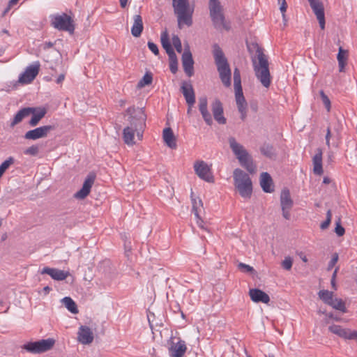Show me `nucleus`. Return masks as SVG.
I'll list each match as a JSON object with an SVG mask.
<instances>
[{
  "label": "nucleus",
  "mask_w": 357,
  "mask_h": 357,
  "mask_svg": "<svg viewBox=\"0 0 357 357\" xmlns=\"http://www.w3.org/2000/svg\"><path fill=\"white\" fill-rule=\"evenodd\" d=\"M126 114L128 116L129 126L125 127L123 130V139L127 145L132 146L135 144V133L139 139H142L146 115L142 108L135 107H128L126 110Z\"/></svg>",
  "instance_id": "nucleus-1"
},
{
  "label": "nucleus",
  "mask_w": 357,
  "mask_h": 357,
  "mask_svg": "<svg viewBox=\"0 0 357 357\" xmlns=\"http://www.w3.org/2000/svg\"><path fill=\"white\" fill-rule=\"evenodd\" d=\"M253 69L256 77L262 86L268 88L271 84V74L266 56L259 47L257 49L256 55L252 59Z\"/></svg>",
  "instance_id": "nucleus-2"
},
{
  "label": "nucleus",
  "mask_w": 357,
  "mask_h": 357,
  "mask_svg": "<svg viewBox=\"0 0 357 357\" xmlns=\"http://www.w3.org/2000/svg\"><path fill=\"white\" fill-rule=\"evenodd\" d=\"M213 48L215 63L217 66V69L220 75V78L223 84L225 86L229 87L231 85V73L227 59L225 56V54L222 49L218 45H213Z\"/></svg>",
  "instance_id": "nucleus-3"
},
{
  "label": "nucleus",
  "mask_w": 357,
  "mask_h": 357,
  "mask_svg": "<svg viewBox=\"0 0 357 357\" xmlns=\"http://www.w3.org/2000/svg\"><path fill=\"white\" fill-rule=\"evenodd\" d=\"M229 146L238 160L241 165L245 168L248 172L253 174L256 171V166L253 163L252 158L243 145L237 142L233 137L229 138Z\"/></svg>",
  "instance_id": "nucleus-4"
},
{
  "label": "nucleus",
  "mask_w": 357,
  "mask_h": 357,
  "mask_svg": "<svg viewBox=\"0 0 357 357\" xmlns=\"http://www.w3.org/2000/svg\"><path fill=\"white\" fill-rule=\"evenodd\" d=\"M209 15L213 26L218 31L230 29V24L227 22L223 7L219 0L208 1Z\"/></svg>",
  "instance_id": "nucleus-5"
},
{
  "label": "nucleus",
  "mask_w": 357,
  "mask_h": 357,
  "mask_svg": "<svg viewBox=\"0 0 357 357\" xmlns=\"http://www.w3.org/2000/svg\"><path fill=\"white\" fill-rule=\"evenodd\" d=\"M234 185L243 198H250L252 192V183L249 175L241 169L233 172Z\"/></svg>",
  "instance_id": "nucleus-6"
},
{
  "label": "nucleus",
  "mask_w": 357,
  "mask_h": 357,
  "mask_svg": "<svg viewBox=\"0 0 357 357\" xmlns=\"http://www.w3.org/2000/svg\"><path fill=\"white\" fill-rule=\"evenodd\" d=\"M234 86L235 89L236 105L238 112L241 113V118L244 121L247 116V102L243 93L241 73L237 68L234 70Z\"/></svg>",
  "instance_id": "nucleus-7"
},
{
  "label": "nucleus",
  "mask_w": 357,
  "mask_h": 357,
  "mask_svg": "<svg viewBox=\"0 0 357 357\" xmlns=\"http://www.w3.org/2000/svg\"><path fill=\"white\" fill-rule=\"evenodd\" d=\"M175 3L178 8V12L180 13L178 27L181 29L183 25L190 26L192 24L194 8L190 7L188 0H178Z\"/></svg>",
  "instance_id": "nucleus-8"
},
{
  "label": "nucleus",
  "mask_w": 357,
  "mask_h": 357,
  "mask_svg": "<svg viewBox=\"0 0 357 357\" xmlns=\"http://www.w3.org/2000/svg\"><path fill=\"white\" fill-rule=\"evenodd\" d=\"M52 26L57 30L68 31L73 33L75 30L72 18L66 13L51 15Z\"/></svg>",
  "instance_id": "nucleus-9"
},
{
  "label": "nucleus",
  "mask_w": 357,
  "mask_h": 357,
  "mask_svg": "<svg viewBox=\"0 0 357 357\" xmlns=\"http://www.w3.org/2000/svg\"><path fill=\"white\" fill-rule=\"evenodd\" d=\"M54 344V340L51 338L30 342L23 345L22 348L31 354H40L50 350Z\"/></svg>",
  "instance_id": "nucleus-10"
},
{
  "label": "nucleus",
  "mask_w": 357,
  "mask_h": 357,
  "mask_svg": "<svg viewBox=\"0 0 357 357\" xmlns=\"http://www.w3.org/2000/svg\"><path fill=\"white\" fill-rule=\"evenodd\" d=\"M194 169L201 179L208 183L214 182V178L211 167L204 161H197L194 164Z\"/></svg>",
  "instance_id": "nucleus-11"
},
{
  "label": "nucleus",
  "mask_w": 357,
  "mask_h": 357,
  "mask_svg": "<svg viewBox=\"0 0 357 357\" xmlns=\"http://www.w3.org/2000/svg\"><path fill=\"white\" fill-rule=\"evenodd\" d=\"M54 129V126L47 125L38 127L35 129L27 131L24 134V139L29 140H37L38 139L45 138L48 133Z\"/></svg>",
  "instance_id": "nucleus-12"
},
{
  "label": "nucleus",
  "mask_w": 357,
  "mask_h": 357,
  "mask_svg": "<svg viewBox=\"0 0 357 357\" xmlns=\"http://www.w3.org/2000/svg\"><path fill=\"white\" fill-rule=\"evenodd\" d=\"M40 63L36 61L26 67V70L19 77V82L22 84H29L38 74Z\"/></svg>",
  "instance_id": "nucleus-13"
},
{
  "label": "nucleus",
  "mask_w": 357,
  "mask_h": 357,
  "mask_svg": "<svg viewBox=\"0 0 357 357\" xmlns=\"http://www.w3.org/2000/svg\"><path fill=\"white\" fill-rule=\"evenodd\" d=\"M182 65L185 74L188 77L192 76L194 73V61L192 53L190 50L189 45L185 46L183 53L182 54Z\"/></svg>",
  "instance_id": "nucleus-14"
},
{
  "label": "nucleus",
  "mask_w": 357,
  "mask_h": 357,
  "mask_svg": "<svg viewBox=\"0 0 357 357\" xmlns=\"http://www.w3.org/2000/svg\"><path fill=\"white\" fill-rule=\"evenodd\" d=\"M328 330L331 333L345 340H353L355 339L357 336L356 331H351L348 328H344L339 325L333 324L329 326Z\"/></svg>",
  "instance_id": "nucleus-15"
},
{
  "label": "nucleus",
  "mask_w": 357,
  "mask_h": 357,
  "mask_svg": "<svg viewBox=\"0 0 357 357\" xmlns=\"http://www.w3.org/2000/svg\"><path fill=\"white\" fill-rule=\"evenodd\" d=\"M198 107L199 111L205 121V123L208 126H211L213 124V119L212 116L208 109V99L206 96H204L199 98L198 100Z\"/></svg>",
  "instance_id": "nucleus-16"
},
{
  "label": "nucleus",
  "mask_w": 357,
  "mask_h": 357,
  "mask_svg": "<svg viewBox=\"0 0 357 357\" xmlns=\"http://www.w3.org/2000/svg\"><path fill=\"white\" fill-rule=\"evenodd\" d=\"M181 91L188 106H193L195 102V94L191 83L190 82H183L181 87Z\"/></svg>",
  "instance_id": "nucleus-17"
},
{
  "label": "nucleus",
  "mask_w": 357,
  "mask_h": 357,
  "mask_svg": "<svg viewBox=\"0 0 357 357\" xmlns=\"http://www.w3.org/2000/svg\"><path fill=\"white\" fill-rule=\"evenodd\" d=\"M93 333L86 326H81L77 333V340L82 344H89L93 341Z\"/></svg>",
  "instance_id": "nucleus-18"
},
{
  "label": "nucleus",
  "mask_w": 357,
  "mask_h": 357,
  "mask_svg": "<svg viewBox=\"0 0 357 357\" xmlns=\"http://www.w3.org/2000/svg\"><path fill=\"white\" fill-rule=\"evenodd\" d=\"M41 274H47L49 275L53 280L57 281L64 280L69 275L68 271H65L62 270H59L54 268L50 267H44L41 271Z\"/></svg>",
  "instance_id": "nucleus-19"
},
{
  "label": "nucleus",
  "mask_w": 357,
  "mask_h": 357,
  "mask_svg": "<svg viewBox=\"0 0 357 357\" xmlns=\"http://www.w3.org/2000/svg\"><path fill=\"white\" fill-rule=\"evenodd\" d=\"M186 349L185 341L179 340L177 342H172L169 347V354L172 357H183Z\"/></svg>",
  "instance_id": "nucleus-20"
},
{
  "label": "nucleus",
  "mask_w": 357,
  "mask_h": 357,
  "mask_svg": "<svg viewBox=\"0 0 357 357\" xmlns=\"http://www.w3.org/2000/svg\"><path fill=\"white\" fill-rule=\"evenodd\" d=\"M94 179V176L89 175L84 180L82 188L75 194V197L79 199H84L89 194Z\"/></svg>",
  "instance_id": "nucleus-21"
},
{
  "label": "nucleus",
  "mask_w": 357,
  "mask_h": 357,
  "mask_svg": "<svg viewBox=\"0 0 357 357\" xmlns=\"http://www.w3.org/2000/svg\"><path fill=\"white\" fill-rule=\"evenodd\" d=\"M213 114L215 120L219 124L226 123V119L223 116V107L222 102L216 99L211 104Z\"/></svg>",
  "instance_id": "nucleus-22"
},
{
  "label": "nucleus",
  "mask_w": 357,
  "mask_h": 357,
  "mask_svg": "<svg viewBox=\"0 0 357 357\" xmlns=\"http://www.w3.org/2000/svg\"><path fill=\"white\" fill-rule=\"evenodd\" d=\"M34 110H36V107H24L20 109L11 120L10 126L14 128L17 124L22 122L24 119L29 116Z\"/></svg>",
  "instance_id": "nucleus-23"
},
{
  "label": "nucleus",
  "mask_w": 357,
  "mask_h": 357,
  "mask_svg": "<svg viewBox=\"0 0 357 357\" xmlns=\"http://www.w3.org/2000/svg\"><path fill=\"white\" fill-rule=\"evenodd\" d=\"M249 296L251 300L255 303H268L270 301L269 296L259 289H250Z\"/></svg>",
  "instance_id": "nucleus-24"
},
{
  "label": "nucleus",
  "mask_w": 357,
  "mask_h": 357,
  "mask_svg": "<svg viewBox=\"0 0 357 357\" xmlns=\"http://www.w3.org/2000/svg\"><path fill=\"white\" fill-rule=\"evenodd\" d=\"M260 186L263 191L271 193L274 191V185L271 175L267 172H262L260 175Z\"/></svg>",
  "instance_id": "nucleus-25"
},
{
  "label": "nucleus",
  "mask_w": 357,
  "mask_h": 357,
  "mask_svg": "<svg viewBox=\"0 0 357 357\" xmlns=\"http://www.w3.org/2000/svg\"><path fill=\"white\" fill-rule=\"evenodd\" d=\"M133 24L131 27V34L135 37H139L143 31L144 25L142 17L140 15H135L132 17Z\"/></svg>",
  "instance_id": "nucleus-26"
},
{
  "label": "nucleus",
  "mask_w": 357,
  "mask_h": 357,
  "mask_svg": "<svg viewBox=\"0 0 357 357\" xmlns=\"http://www.w3.org/2000/svg\"><path fill=\"white\" fill-rule=\"evenodd\" d=\"M162 137L164 142L169 148H176V138L171 128H166L163 130Z\"/></svg>",
  "instance_id": "nucleus-27"
},
{
  "label": "nucleus",
  "mask_w": 357,
  "mask_h": 357,
  "mask_svg": "<svg viewBox=\"0 0 357 357\" xmlns=\"http://www.w3.org/2000/svg\"><path fill=\"white\" fill-rule=\"evenodd\" d=\"M313 162V171L317 175H321L323 174L322 168V151L321 149H318L316 154L312 158Z\"/></svg>",
  "instance_id": "nucleus-28"
},
{
  "label": "nucleus",
  "mask_w": 357,
  "mask_h": 357,
  "mask_svg": "<svg viewBox=\"0 0 357 357\" xmlns=\"http://www.w3.org/2000/svg\"><path fill=\"white\" fill-rule=\"evenodd\" d=\"M280 204L282 210L291 209L293 206V201L290 197L288 189H283L280 195Z\"/></svg>",
  "instance_id": "nucleus-29"
},
{
  "label": "nucleus",
  "mask_w": 357,
  "mask_h": 357,
  "mask_svg": "<svg viewBox=\"0 0 357 357\" xmlns=\"http://www.w3.org/2000/svg\"><path fill=\"white\" fill-rule=\"evenodd\" d=\"M46 112L47 111L45 108H36V110L31 114L32 116L29 122V126L31 127L36 126L39 121L45 116Z\"/></svg>",
  "instance_id": "nucleus-30"
},
{
  "label": "nucleus",
  "mask_w": 357,
  "mask_h": 357,
  "mask_svg": "<svg viewBox=\"0 0 357 357\" xmlns=\"http://www.w3.org/2000/svg\"><path fill=\"white\" fill-rule=\"evenodd\" d=\"M310 6L316 17L324 15V8L320 0H308Z\"/></svg>",
  "instance_id": "nucleus-31"
},
{
  "label": "nucleus",
  "mask_w": 357,
  "mask_h": 357,
  "mask_svg": "<svg viewBox=\"0 0 357 357\" xmlns=\"http://www.w3.org/2000/svg\"><path fill=\"white\" fill-rule=\"evenodd\" d=\"M160 40L162 47L165 50L167 54L169 55L174 54V51L171 45V43L169 40L167 32L163 31L161 33Z\"/></svg>",
  "instance_id": "nucleus-32"
},
{
  "label": "nucleus",
  "mask_w": 357,
  "mask_h": 357,
  "mask_svg": "<svg viewBox=\"0 0 357 357\" xmlns=\"http://www.w3.org/2000/svg\"><path fill=\"white\" fill-rule=\"evenodd\" d=\"M347 52L346 50H344L342 47L339 48L337 59L338 61L340 72H343L344 70V67L347 61Z\"/></svg>",
  "instance_id": "nucleus-33"
},
{
  "label": "nucleus",
  "mask_w": 357,
  "mask_h": 357,
  "mask_svg": "<svg viewBox=\"0 0 357 357\" xmlns=\"http://www.w3.org/2000/svg\"><path fill=\"white\" fill-rule=\"evenodd\" d=\"M62 303L65 307L73 314H77L78 310L75 302L68 296H66L62 299Z\"/></svg>",
  "instance_id": "nucleus-34"
},
{
  "label": "nucleus",
  "mask_w": 357,
  "mask_h": 357,
  "mask_svg": "<svg viewBox=\"0 0 357 357\" xmlns=\"http://www.w3.org/2000/svg\"><path fill=\"white\" fill-rule=\"evenodd\" d=\"M328 305L333 308L340 310L342 312H346L347 308L344 302L341 298H333Z\"/></svg>",
  "instance_id": "nucleus-35"
},
{
  "label": "nucleus",
  "mask_w": 357,
  "mask_h": 357,
  "mask_svg": "<svg viewBox=\"0 0 357 357\" xmlns=\"http://www.w3.org/2000/svg\"><path fill=\"white\" fill-rule=\"evenodd\" d=\"M192 212L194 213V215L196 218H199V211L201 210V208L203 206L202 202L200 199H196L192 198Z\"/></svg>",
  "instance_id": "nucleus-36"
},
{
  "label": "nucleus",
  "mask_w": 357,
  "mask_h": 357,
  "mask_svg": "<svg viewBox=\"0 0 357 357\" xmlns=\"http://www.w3.org/2000/svg\"><path fill=\"white\" fill-rule=\"evenodd\" d=\"M318 295L319 298L327 305H328L333 298V292L328 290H321Z\"/></svg>",
  "instance_id": "nucleus-37"
},
{
  "label": "nucleus",
  "mask_w": 357,
  "mask_h": 357,
  "mask_svg": "<svg viewBox=\"0 0 357 357\" xmlns=\"http://www.w3.org/2000/svg\"><path fill=\"white\" fill-rule=\"evenodd\" d=\"M169 56L170 71L175 74L178 70V59L176 53L170 54Z\"/></svg>",
  "instance_id": "nucleus-38"
},
{
  "label": "nucleus",
  "mask_w": 357,
  "mask_h": 357,
  "mask_svg": "<svg viewBox=\"0 0 357 357\" xmlns=\"http://www.w3.org/2000/svg\"><path fill=\"white\" fill-rule=\"evenodd\" d=\"M261 152L266 156L271 158L274 155L273 147L269 144H264L261 148Z\"/></svg>",
  "instance_id": "nucleus-39"
},
{
  "label": "nucleus",
  "mask_w": 357,
  "mask_h": 357,
  "mask_svg": "<svg viewBox=\"0 0 357 357\" xmlns=\"http://www.w3.org/2000/svg\"><path fill=\"white\" fill-rule=\"evenodd\" d=\"M39 146L32 145L24 151V153L27 155L36 156L39 153Z\"/></svg>",
  "instance_id": "nucleus-40"
},
{
  "label": "nucleus",
  "mask_w": 357,
  "mask_h": 357,
  "mask_svg": "<svg viewBox=\"0 0 357 357\" xmlns=\"http://www.w3.org/2000/svg\"><path fill=\"white\" fill-rule=\"evenodd\" d=\"M13 162V158L10 157L8 159L3 161L0 165V177L9 167V166Z\"/></svg>",
  "instance_id": "nucleus-41"
},
{
  "label": "nucleus",
  "mask_w": 357,
  "mask_h": 357,
  "mask_svg": "<svg viewBox=\"0 0 357 357\" xmlns=\"http://www.w3.org/2000/svg\"><path fill=\"white\" fill-rule=\"evenodd\" d=\"M152 75L149 73H146L142 79L139 82L138 85L139 86H144L145 85L150 84L152 82Z\"/></svg>",
  "instance_id": "nucleus-42"
},
{
  "label": "nucleus",
  "mask_w": 357,
  "mask_h": 357,
  "mask_svg": "<svg viewBox=\"0 0 357 357\" xmlns=\"http://www.w3.org/2000/svg\"><path fill=\"white\" fill-rule=\"evenodd\" d=\"M172 43H173V45L174 46L176 50L178 53H181L182 52V44H181V41L178 36H176V35L173 36Z\"/></svg>",
  "instance_id": "nucleus-43"
},
{
  "label": "nucleus",
  "mask_w": 357,
  "mask_h": 357,
  "mask_svg": "<svg viewBox=\"0 0 357 357\" xmlns=\"http://www.w3.org/2000/svg\"><path fill=\"white\" fill-rule=\"evenodd\" d=\"M319 93L324 105H325L327 110L329 112L331 109V101L328 97L324 93V91L322 90L320 91Z\"/></svg>",
  "instance_id": "nucleus-44"
},
{
  "label": "nucleus",
  "mask_w": 357,
  "mask_h": 357,
  "mask_svg": "<svg viewBox=\"0 0 357 357\" xmlns=\"http://www.w3.org/2000/svg\"><path fill=\"white\" fill-rule=\"evenodd\" d=\"M293 261L290 257H287L282 262V266L285 270H290L292 267Z\"/></svg>",
  "instance_id": "nucleus-45"
},
{
  "label": "nucleus",
  "mask_w": 357,
  "mask_h": 357,
  "mask_svg": "<svg viewBox=\"0 0 357 357\" xmlns=\"http://www.w3.org/2000/svg\"><path fill=\"white\" fill-rule=\"evenodd\" d=\"M238 266V268L244 273H252L255 271L252 266L244 263H239Z\"/></svg>",
  "instance_id": "nucleus-46"
},
{
  "label": "nucleus",
  "mask_w": 357,
  "mask_h": 357,
  "mask_svg": "<svg viewBox=\"0 0 357 357\" xmlns=\"http://www.w3.org/2000/svg\"><path fill=\"white\" fill-rule=\"evenodd\" d=\"M278 3L280 6V10L282 13L283 19L285 18V12L287 10V2L286 0H277Z\"/></svg>",
  "instance_id": "nucleus-47"
},
{
  "label": "nucleus",
  "mask_w": 357,
  "mask_h": 357,
  "mask_svg": "<svg viewBox=\"0 0 357 357\" xmlns=\"http://www.w3.org/2000/svg\"><path fill=\"white\" fill-rule=\"evenodd\" d=\"M335 232L338 236H343L345 232L344 228L341 225L340 221L336 222Z\"/></svg>",
  "instance_id": "nucleus-48"
},
{
  "label": "nucleus",
  "mask_w": 357,
  "mask_h": 357,
  "mask_svg": "<svg viewBox=\"0 0 357 357\" xmlns=\"http://www.w3.org/2000/svg\"><path fill=\"white\" fill-rule=\"evenodd\" d=\"M337 261H338V254L334 253L332 256L331 261L328 263L327 269L328 271L331 270L333 268V266L335 265V264L337 263Z\"/></svg>",
  "instance_id": "nucleus-49"
},
{
  "label": "nucleus",
  "mask_w": 357,
  "mask_h": 357,
  "mask_svg": "<svg viewBox=\"0 0 357 357\" xmlns=\"http://www.w3.org/2000/svg\"><path fill=\"white\" fill-rule=\"evenodd\" d=\"M149 49L155 54L158 55L159 50L156 44L152 41H149L147 43Z\"/></svg>",
  "instance_id": "nucleus-50"
},
{
  "label": "nucleus",
  "mask_w": 357,
  "mask_h": 357,
  "mask_svg": "<svg viewBox=\"0 0 357 357\" xmlns=\"http://www.w3.org/2000/svg\"><path fill=\"white\" fill-rule=\"evenodd\" d=\"M320 28L323 30L325 29V15L319 17H317Z\"/></svg>",
  "instance_id": "nucleus-51"
},
{
  "label": "nucleus",
  "mask_w": 357,
  "mask_h": 357,
  "mask_svg": "<svg viewBox=\"0 0 357 357\" xmlns=\"http://www.w3.org/2000/svg\"><path fill=\"white\" fill-rule=\"evenodd\" d=\"M177 1H178V0H172V6L174 8V14L176 15V16L177 17V22H178V16H180V13L178 12V10H177L178 8L176 6V4L175 3Z\"/></svg>",
  "instance_id": "nucleus-52"
},
{
  "label": "nucleus",
  "mask_w": 357,
  "mask_h": 357,
  "mask_svg": "<svg viewBox=\"0 0 357 357\" xmlns=\"http://www.w3.org/2000/svg\"><path fill=\"white\" fill-rule=\"evenodd\" d=\"M331 223V220H328V218H326V220H324L321 224V229H326V228H328V227L329 226Z\"/></svg>",
  "instance_id": "nucleus-53"
},
{
  "label": "nucleus",
  "mask_w": 357,
  "mask_h": 357,
  "mask_svg": "<svg viewBox=\"0 0 357 357\" xmlns=\"http://www.w3.org/2000/svg\"><path fill=\"white\" fill-rule=\"evenodd\" d=\"M282 211V215L286 220H289L290 218V213L289 211L290 209H284Z\"/></svg>",
  "instance_id": "nucleus-54"
},
{
  "label": "nucleus",
  "mask_w": 357,
  "mask_h": 357,
  "mask_svg": "<svg viewBox=\"0 0 357 357\" xmlns=\"http://www.w3.org/2000/svg\"><path fill=\"white\" fill-rule=\"evenodd\" d=\"M65 79V75L64 74H61L58 76L56 80V82L57 84H61Z\"/></svg>",
  "instance_id": "nucleus-55"
},
{
  "label": "nucleus",
  "mask_w": 357,
  "mask_h": 357,
  "mask_svg": "<svg viewBox=\"0 0 357 357\" xmlns=\"http://www.w3.org/2000/svg\"><path fill=\"white\" fill-rule=\"evenodd\" d=\"M197 219V223L198 225V226L202 229H204V222L203 220L201 219V218L199 217V219L196 218Z\"/></svg>",
  "instance_id": "nucleus-56"
},
{
  "label": "nucleus",
  "mask_w": 357,
  "mask_h": 357,
  "mask_svg": "<svg viewBox=\"0 0 357 357\" xmlns=\"http://www.w3.org/2000/svg\"><path fill=\"white\" fill-rule=\"evenodd\" d=\"M53 45H54V43H52V42H45L44 43V49L52 47Z\"/></svg>",
  "instance_id": "nucleus-57"
},
{
  "label": "nucleus",
  "mask_w": 357,
  "mask_h": 357,
  "mask_svg": "<svg viewBox=\"0 0 357 357\" xmlns=\"http://www.w3.org/2000/svg\"><path fill=\"white\" fill-rule=\"evenodd\" d=\"M331 283L332 288L334 290H337V285H336L335 280H334V278H331Z\"/></svg>",
  "instance_id": "nucleus-58"
},
{
  "label": "nucleus",
  "mask_w": 357,
  "mask_h": 357,
  "mask_svg": "<svg viewBox=\"0 0 357 357\" xmlns=\"http://www.w3.org/2000/svg\"><path fill=\"white\" fill-rule=\"evenodd\" d=\"M119 1L122 8H125L127 6L128 0H119Z\"/></svg>",
  "instance_id": "nucleus-59"
},
{
  "label": "nucleus",
  "mask_w": 357,
  "mask_h": 357,
  "mask_svg": "<svg viewBox=\"0 0 357 357\" xmlns=\"http://www.w3.org/2000/svg\"><path fill=\"white\" fill-rule=\"evenodd\" d=\"M328 317L333 319H334L335 321H340V318L336 317V316H334L332 313L329 314H328Z\"/></svg>",
  "instance_id": "nucleus-60"
},
{
  "label": "nucleus",
  "mask_w": 357,
  "mask_h": 357,
  "mask_svg": "<svg viewBox=\"0 0 357 357\" xmlns=\"http://www.w3.org/2000/svg\"><path fill=\"white\" fill-rule=\"evenodd\" d=\"M10 8H11V6H9V5L8 4L7 7L6 8V9L4 10V11L2 13V16H5L8 13V11L10 10Z\"/></svg>",
  "instance_id": "nucleus-61"
},
{
  "label": "nucleus",
  "mask_w": 357,
  "mask_h": 357,
  "mask_svg": "<svg viewBox=\"0 0 357 357\" xmlns=\"http://www.w3.org/2000/svg\"><path fill=\"white\" fill-rule=\"evenodd\" d=\"M19 0H10L9 2H8V5L9 6H13L14 5H15L17 2H18Z\"/></svg>",
  "instance_id": "nucleus-62"
},
{
  "label": "nucleus",
  "mask_w": 357,
  "mask_h": 357,
  "mask_svg": "<svg viewBox=\"0 0 357 357\" xmlns=\"http://www.w3.org/2000/svg\"><path fill=\"white\" fill-rule=\"evenodd\" d=\"M331 130L329 128H327L326 135V139H330L331 138Z\"/></svg>",
  "instance_id": "nucleus-63"
},
{
  "label": "nucleus",
  "mask_w": 357,
  "mask_h": 357,
  "mask_svg": "<svg viewBox=\"0 0 357 357\" xmlns=\"http://www.w3.org/2000/svg\"><path fill=\"white\" fill-rule=\"evenodd\" d=\"M338 269H339V268H338V267H337V268L335 269V271H334V272H333V275H332L331 278H334V280H335V279H336V276H337V273Z\"/></svg>",
  "instance_id": "nucleus-64"
}]
</instances>
